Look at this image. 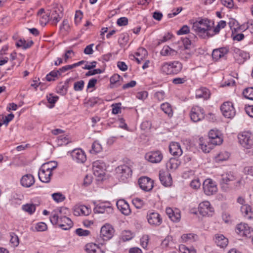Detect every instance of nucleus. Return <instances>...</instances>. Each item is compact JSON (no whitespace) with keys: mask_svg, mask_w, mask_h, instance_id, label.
<instances>
[{"mask_svg":"<svg viewBox=\"0 0 253 253\" xmlns=\"http://www.w3.org/2000/svg\"><path fill=\"white\" fill-rule=\"evenodd\" d=\"M213 23L207 19H202L193 23L192 29L200 38L207 39L213 36L211 34Z\"/></svg>","mask_w":253,"mask_h":253,"instance_id":"obj_1","label":"nucleus"},{"mask_svg":"<svg viewBox=\"0 0 253 253\" xmlns=\"http://www.w3.org/2000/svg\"><path fill=\"white\" fill-rule=\"evenodd\" d=\"M240 143L247 149L253 145V134L249 131H244L238 134Z\"/></svg>","mask_w":253,"mask_h":253,"instance_id":"obj_2","label":"nucleus"},{"mask_svg":"<svg viewBox=\"0 0 253 253\" xmlns=\"http://www.w3.org/2000/svg\"><path fill=\"white\" fill-rule=\"evenodd\" d=\"M223 115L227 118H232L236 114L235 109L231 102H224L220 107Z\"/></svg>","mask_w":253,"mask_h":253,"instance_id":"obj_3","label":"nucleus"},{"mask_svg":"<svg viewBox=\"0 0 253 253\" xmlns=\"http://www.w3.org/2000/svg\"><path fill=\"white\" fill-rule=\"evenodd\" d=\"M203 187L204 193L207 195H212L217 191V187L215 182L211 179L208 178L203 182Z\"/></svg>","mask_w":253,"mask_h":253,"instance_id":"obj_4","label":"nucleus"},{"mask_svg":"<svg viewBox=\"0 0 253 253\" xmlns=\"http://www.w3.org/2000/svg\"><path fill=\"white\" fill-rule=\"evenodd\" d=\"M205 115L204 109L200 106H194L191 109L190 116L194 122L200 121L204 118Z\"/></svg>","mask_w":253,"mask_h":253,"instance_id":"obj_5","label":"nucleus"},{"mask_svg":"<svg viewBox=\"0 0 253 253\" xmlns=\"http://www.w3.org/2000/svg\"><path fill=\"white\" fill-rule=\"evenodd\" d=\"M106 165L101 160H97L93 163L92 170L94 175L99 178H102L105 173Z\"/></svg>","mask_w":253,"mask_h":253,"instance_id":"obj_6","label":"nucleus"},{"mask_svg":"<svg viewBox=\"0 0 253 253\" xmlns=\"http://www.w3.org/2000/svg\"><path fill=\"white\" fill-rule=\"evenodd\" d=\"M208 139L211 143L216 145H220L223 142L222 134L217 129H211L209 132Z\"/></svg>","mask_w":253,"mask_h":253,"instance_id":"obj_7","label":"nucleus"},{"mask_svg":"<svg viewBox=\"0 0 253 253\" xmlns=\"http://www.w3.org/2000/svg\"><path fill=\"white\" fill-rule=\"evenodd\" d=\"M114 229L109 224L103 225L100 229V236L104 241L110 240L113 236Z\"/></svg>","mask_w":253,"mask_h":253,"instance_id":"obj_8","label":"nucleus"},{"mask_svg":"<svg viewBox=\"0 0 253 253\" xmlns=\"http://www.w3.org/2000/svg\"><path fill=\"white\" fill-rule=\"evenodd\" d=\"M200 214L203 216L212 215L214 212L213 208L211 206L209 201H204L201 203L198 207Z\"/></svg>","mask_w":253,"mask_h":253,"instance_id":"obj_9","label":"nucleus"},{"mask_svg":"<svg viewBox=\"0 0 253 253\" xmlns=\"http://www.w3.org/2000/svg\"><path fill=\"white\" fill-rule=\"evenodd\" d=\"M147 218L150 224L153 226H159L162 222V218L157 212L149 211L147 212Z\"/></svg>","mask_w":253,"mask_h":253,"instance_id":"obj_10","label":"nucleus"},{"mask_svg":"<svg viewBox=\"0 0 253 253\" xmlns=\"http://www.w3.org/2000/svg\"><path fill=\"white\" fill-rule=\"evenodd\" d=\"M116 172L122 180H125L130 177L132 174V170L128 166L124 165L117 168Z\"/></svg>","mask_w":253,"mask_h":253,"instance_id":"obj_11","label":"nucleus"},{"mask_svg":"<svg viewBox=\"0 0 253 253\" xmlns=\"http://www.w3.org/2000/svg\"><path fill=\"white\" fill-rule=\"evenodd\" d=\"M145 158L150 163H159L162 160L163 155L160 151L158 150L147 153Z\"/></svg>","mask_w":253,"mask_h":253,"instance_id":"obj_12","label":"nucleus"},{"mask_svg":"<svg viewBox=\"0 0 253 253\" xmlns=\"http://www.w3.org/2000/svg\"><path fill=\"white\" fill-rule=\"evenodd\" d=\"M140 187L144 191H149L154 186V181L148 177H141L138 180Z\"/></svg>","mask_w":253,"mask_h":253,"instance_id":"obj_13","label":"nucleus"},{"mask_svg":"<svg viewBox=\"0 0 253 253\" xmlns=\"http://www.w3.org/2000/svg\"><path fill=\"white\" fill-rule=\"evenodd\" d=\"M159 178L161 183L166 187L170 186L172 184V177L167 170H161L159 171Z\"/></svg>","mask_w":253,"mask_h":253,"instance_id":"obj_14","label":"nucleus"},{"mask_svg":"<svg viewBox=\"0 0 253 253\" xmlns=\"http://www.w3.org/2000/svg\"><path fill=\"white\" fill-rule=\"evenodd\" d=\"M113 211L111 205L109 202L100 203L97 205L94 209L95 213H103L105 212L110 213Z\"/></svg>","mask_w":253,"mask_h":253,"instance_id":"obj_15","label":"nucleus"},{"mask_svg":"<svg viewBox=\"0 0 253 253\" xmlns=\"http://www.w3.org/2000/svg\"><path fill=\"white\" fill-rule=\"evenodd\" d=\"M237 234L242 236H251L252 230L247 224L241 223L238 224L235 229Z\"/></svg>","mask_w":253,"mask_h":253,"instance_id":"obj_16","label":"nucleus"},{"mask_svg":"<svg viewBox=\"0 0 253 253\" xmlns=\"http://www.w3.org/2000/svg\"><path fill=\"white\" fill-rule=\"evenodd\" d=\"M71 155L73 160L78 163H84L86 160L84 152L81 149L74 150Z\"/></svg>","mask_w":253,"mask_h":253,"instance_id":"obj_17","label":"nucleus"},{"mask_svg":"<svg viewBox=\"0 0 253 253\" xmlns=\"http://www.w3.org/2000/svg\"><path fill=\"white\" fill-rule=\"evenodd\" d=\"M200 148L204 153H209L216 145L211 143L210 140L207 138H201L199 139Z\"/></svg>","mask_w":253,"mask_h":253,"instance_id":"obj_18","label":"nucleus"},{"mask_svg":"<svg viewBox=\"0 0 253 253\" xmlns=\"http://www.w3.org/2000/svg\"><path fill=\"white\" fill-rule=\"evenodd\" d=\"M166 212L169 217L173 222H179L181 218L180 211L179 210L175 209L173 210L170 208H167Z\"/></svg>","mask_w":253,"mask_h":253,"instance_id":"obj_19","label":"nucleus"},{"mask_svg":"<svg viewBox=\"0 0 253 253\" xmlns=\"http://www.w3.org/2000/svg\"><path fill=\"white\" fill-rule=\"evenodd\" d=\"M52 175V172L48 170H46L44 168L41 167L39 172L38 176L39 179L42 182L49 183L51 180Z\"/></svg>","mask_w":253,"mask_h":253,"instance_id":"obj_20","label":"nucleus"},{"mask_svg":"<svg viewBox=\"0 0 253 253\" xmlns=\"http://www.w3.org/2000/svg\"><path fill=\"white\" fill-rule=\"evenodd\" d=\"M35 182V178L34 176L31 174H26L23 175L20 179L21 185L26 188L30 187Z\"/></svg>","mask_w":253,"mask_h":253,"instance_id":"obj_21","label":"nucleus"},{"mask_svg":"<svg viewBox=\"0 0 253 253\" xmlns=\"http://www.w3.org/2000/svg\"><path fill=\"white\" fill-rule=\"evenodd\" d=\"M118 209L121 212L126 215H129L131 211L128 204L124 200H120L116 203Z\"/></svg>","mask_w":253,"mask_h":253,"instance_id":"obj_22","label":"nucleus"},{"mask_svg":"<svg viewBox=\"0 0 253 253\" xmlns=\"http://www.w3.org/2000/svg\"><path fill=\"white\" fill-rule=\"evenodd\" d=\"M234 179V176L231 172L222 174L219 179L220 184L222 188H227V186L229 182L230 181H233Z\"/></svg>","mask_w":253,"mask_h":253,"instance_id":"obj_23","label":"nucleus"},{"mask_svg":"<svg viewBox=\"0 0 253 253\" xmlns=\"http://www.w3.org/2000/svg\"><path fill=\"white\" fill-rule=\"evenodd\" d=\"M169 151L173 156L179 157L182 154V150L179 143L172 142L169 145Z\"/></svg>","mask_w":253,"mask_h":253,"instance_id":"obj_24","label":"nucleus"},{"mask_svg":"<svg viewBox=\"0 0 253 253\" xmlns=\"http://www.w3.org/2000/svg\"><path fill=\"white\" fill-rule=\"evenodd\" d=\"M228 25L232 30L233 35L239 31L245 30V25H239L238 21L234 19H230L228 22Z\"/></svg>","mask_w":253,"mask_h":253,"instance_id":"obj_25","label":"nucleus"},{"mask_svg":"<svg viewBox=\"0 0 253 253\" xmlns=\"http://www.w3.org/2000/svg\"><path fill=\"white\" fill-rule=\"evenodd\" d=\"M61 11L58 8H54L52 10H51L48 14V16L50 18V20L52 21V24H56L61 19Z\"/></svg>","mask_w":253,"mask_h":253,"instance_id":"obj_26","label":"nucleus"},{"mask_svg":"<svg viewBox=\"0 0 253 253\" xmlns=\"http://www.w3.org/2000/svg\"><path fill=\"white\" fill-rule=\"evenodd\" d=\"M178 52L168 45L164 46L160 51V54L163 56L174 57L177 55Z\"/></svg>","mask_w":253,"mask_h":253,"instance_id":"obj_27","label":"nucleus"},{"mask_svg":"<svg viewBox=\"0 0 253 253\" xmlns=\"http://www.w3.org/2000/svg\"><path fill=\"white\" fill-rule=\"evenodd\" d=\"M228 51V49L225 47L215 49L212 51V58L213 59L217 61L226 54Z\"/></svg>","mask_w":253,"mask_h":253,"instance_id":"obj_28","label":"nucleus"},{"mask_svg":"<svg viewBox=\"0 0 253 253\" xmlns=\"http://www.w3.org/2000/svg\"><path fill=\"white\" fill-rule=\"evenodd\" d=\"M73 225V222L68 217L66 216H60V221L59 227L63 230H68L70 229Z\"/></svg>","mask_w":253,"mask_h":253,"instance_id":"obj_29","label":"nucleus"},{"mask_svg":"<svg viewBox=\"0 0 253 253\" xmlns=\"http://www.w3.org/2000/svg\"><path fill=\"white\" fill-rule=\"evenodd\" d=\"M214 241L217 246L220 248L226 247L228 243V239L222 234H216L215 235Z\"/></svg>","mask_w":253,"mask_h":253,"instance_id":"obj_30","label":"nucleus"},{"mask_svg":"<svg viewBox=\"0 0 253 253\" xmlns=\"http://www.w3.org/2000/svg\"><path fill=\"white\" fill-rule=\"evenodd\" d=\"M241 211L246 218L248 219L253 218V211L249 205H243L241 208Z\"/></svg>","mask_w":253,"mask_h":253,"instance_id":"obj_31","label":"nucleus"},{"mask_svg":"<svg viewBox=\"0 0 253 253\" xmlns=\"http://www.w3.org/2000/svg\"><path fill=\"white\" fill-rule=\"evenodd\" d=\"M210 92L206 87H201L196 90V97L197 98H203L207 99L210 97Z\"/></svg>","mask_w":253,"mask_h":253,"instance_id":"obj_32","label":"nucleus"},{"mask_svg":"<svg viewBox=\"0 0 253 253\" xmlns=\"http://www.w3.org/2000/svg\"><path fill=\"white\" fill-rule=\"evenodd\" d=\"M74 212L75 215H80L81 214L87 215L90 212V210L85 206L81 205L76 207Z\"/></svg>","mask_w":253,"mask_h":253,"instance_id":"obj_33","label":"nucleus"},{"mask_svg":"<svg viewBox=\"0 0 253 253\" xmlns=\"http://www.w3.org/2000/svg\"><path fill=\"white\" fill-rule=\"evenodd\" d=\"M180 163L176 158H170L166 164L167 169L169 170L174 171L178 167Z\"/></svg>","mask_w":253,"mask_h":253,"instance_id":"obj_34","label":"nucleus"},{"mask_svg":"<svg viewBox=\"0 0 253 253\" xmlns=\"http://www.w3.org/2000/svg\"><path fill=\"white\" fill-rule=\"evenodd\" d=\"M172 74H177L181 72L183 66L181 63L177 61L170 62Z\"/></svg>","mask_w":253,"mask_h":253,"instance_id":"obj_35","label":"nucleus"},{"mask_svg":"<svg viewBox=\"0 0 253 253\" xmlns=\"http://www.w3.org/2000/svg\"><path fill=\"white\" fill-rule=\"evenodd\" d=\"M181 239L183 242H194L198 240V237L196 234L193 233L184 234L181 236Z\"/></svg>","mask_w":253,"mask_h":253,"instance_id":"obj_36","label":"nucleus"},{"mask_svg":"<svg viewBox=\"0 0 253 253\" xmlns=\"http://www.w3.org/2000/svg\"><path fill=\"white\" fill-rule=\"evenodd\" d=\"M161 109L163 111L168 115L169 117H171L173 115V111L171 105L168 102H165L161 104Z\"/></svg>","mask_w":253,"mask_h":253,"instance_id":"obj_37","label":"nucleus"},{"mask_svg":"<svg viewBox=\"0 0 253 253\" xmlns=\"http://www.w3.org/2000/svg\"><path fill=\"white\" fill-rule=\"evenodd\" d=\"M41 167L46 170H48L50 172H52L57 168V163L55 161H49L43 164Z\"/></svg>","mask_w":253,"mask_h":253,"instance_id":"obj_38","label":"nucleus"},{"mask_svg":"<svg viewBox=\"0 0 253 253\" xmlns=\"http://www.w3.org/2000/svg\"><path fill=\"white\" fill-rule=\"evenodd\" d=\"M33 44L32 41L26 42L25 40H19L16 43V46L22 47L23 49H27L30 47Z\"/></svg>","mask_w":253,"mask_h":253,"instance_id":"obj_39","label":"nucleus"},{"mask_svg":"<svg viewBox=\"0 0 253 253\" xmlns=\"http://www.w3.org/2000/svg\"><path fill=\"white\" fill-rule=\"evenodd\" d=\"M170 62H165L161 65L160 70L161 72L164 74L171 75L172 74Z\"/></svg>","mask_w":253,"mask_h":253,"instance_id":"obj_40","label":"nucleus"},{"mask_svg":"<svg viewBox=\"0 0 253 253\" xmlns=\"http://www.w3.org/2000/svg\"><path fill=\"white\" fill-rule=\"evenodd\" d=\"M60 76H61V74L59 70H53L46 75V79L47 81L49 82L55 81V79Z\"/></svg>","mask_w":253,"mask_h":253,"instance_id":"obj_41","label":"nucleus"},{"mask_svg":"<svg viewBox=\"0 0 253 253\" xmlns=\"http://www.w3.org/2000/svg\"><path fill=\"white\" fill-rule=\"evenodd\" d=\"M68 84V81H66L64 84L60 83L57 86V92L62 95L66 94L67 91Z\"/></svg>","mask_w":253,"mask_h":253,"instance_id":"obj_42","label":"nucleus"},{"mask_svg":"<svg viewBox=\"0 0 253 253\" xmlns=\"http://www.w3.org/2000/svg\"><path fill=\"white\" fill-rule=\"evenodd\" d=\"M195 38L196 36L194 34H190L188 35V38H185L183 39L182 42L185 49H188L191 44V41L190 39H192Z\"/></svg>","mask_w":253,"mask_h":253,"instance_id":"obj_43","label":"nucleus"},{"mask_svg":"<svg viewBox=\"0 0 253 253\" xmlns=\"http://www.w3.org/2000/svg\"><path fill=\"white\" fill-rule=\"evenodd\" d=\"M10 243L11 246L13 247H17L19 244V240L17 235L15 233L11 232L10 233Z\"/></svg>","mask_w":253,"mask_h":253,"instance_id":"obj_44","label":"nucleus"},{"mask_svg":"<svg viewBox=\"0 0 253 253\" xmlns=\"http://www.w3.org/2000/svg\"><path fill=\"white\" fill-rule=\"evenodd\" d=\"M22 210L30 214H33L36 210V207L34 204H26L22 206Z\"/></svg>","mask_w":253,"mask_h":253,"instance_id":"obj_45","label":"nucleus"},{"mask_svg":"<svg viewBox=\"0 0 253 253\" xmlns=\"http://www.w3.org/2000/svg\"><path fill=\"white\" fill-rule=\"evenodd\" d=\"M244 97L248 99L253 100V87H250L245 89L243 92Z\"/></svg>","mask_w":253,"mask_h":253,"instance_id":"obj_46","label":"nucleus"},{"mask_svg":"<svg viewBox=\"0 0 253 253\" xmlns=\"http://www.w3.org/2000/svg\"><path fill=\"white\" fill-rule=\"evenodd\" d=\"M70 142L69 138L63 135H61L58 137L57 139V143L59 146L66 145Z\"/></svg>","mask_w":253,"mask_h":253,"instance_id":"obj_47","label":"nucleus"},{"mask_svg":"<svg viewBox=\"0 0 253 253\" xmlns=\"http://www.w3.org/2000/svg\"><path fill=\"white\" fill-rule=\"evenodd\" d=\"M91 147V149L90 150L91 153H97L102 150V146L97 141H95L92 144Z\"/></svg>","mask_w":253,"mask_h":253,"instance_id":"obj_48","label":"nucleus"},{"mask_svg":"<svg viewBox=\"0 0 253 253\" xmlns=\"http://www.w3.org/2000/svg\"><path fill=\"white\" fill-rule=\"evenodd\" d=\"M133 237V234L129 230H125L122 233V239L124 241L131 240Z\"/></svg>","mask_w":253,"mask_h":253,"instance_id":"obj_49","label":"nucleus"},{"mask_svg":"<svg viewBox=\"0 0 253 253\" xmlns=\"http://www.w3.org/2000/svg\"><path fill=\"white\" fill-rule=\"evenodd\" d=\"M98 248L97 245L93 243H88L85 246V251L88 253H96Z\"/></svg>","mask_w":253,"mask_h":253,"instance_id":"obj_50","label":"nucleus"},{"mask_svg":"<svg viewBox=\"0 0 253 253\" xmlns=\"http://www.w3.org/2000/svg\"><path fill=\"white\" fill-rule=\"evenodd\" d=\"M230 156V154L226 151H222L220 152L216 157V160L218 161H223L227 160Z\"/></svg>","mask_w":253,"mask_h":253,"instance_id":"obj_51","label":"nucleus"},{"mask_svg":"<svg viewBox=\"0 0 253 253\" xmlns=\"http://www.w3.org/2000/svg\"><path fill=\"white\" fill-rule=\"evenodd\" d=\"M179 250L181 253H196V251L194 248L189 249L184 245H181L179 247Z\"/></svg>","mask_w":253,"mask_h":253,"instance_id":"obj_52","label":"nucleus"},{"mask_svg":"<svg viewBox=\"0 0 253 253\" xmlns=\"http://www.w3.org/2000/svg\"><path fill=\"white\" fill-rule=\"evenodd\" d=\"M47 226L44 222H41L35 225V230L38 232H42L46 230Z\"/></svg>","mask_w":253,"mask_h":253,"instance_id":"obj_53","label":"nucleus"},{"mask_svg":"<svg viewBox=\"0 0 253 253\" xmlns=\"http://www.w3.org/2000/svg\"><path fill=\"white\" fill-rule=\"evenodd\" d=\"M50 221L53 225L58 224L59 226L60 216L59 214H52L50 217Z\"/></svg>","mask_w":253,"mask_h":253,"instance_id":"obj_54","label":"nucleus"},{"mask_svg":"<svg viewBox=\"0 0 253 253\" xmlns=\"http://www.w3.org/2000/svg\"><path fill=\"white\" fill-rule=\"evenodd\" d=\"M132 203L136 209H141L144 205L143 201L139 198H134Z\"/></svg>","mask_w":253,"mask_h":253,"instance_id":"obj_55","label":"nucleus"},{"mask_svg":"<svg viewBox=\"0 0 253 253\" xmlns=\"http://www.w3.org/2000/svg\"><path fill=\"white\" fill-rule=\"evenodd\" d=\"M172 244V237L171 236H168L162 241V246L163 247H169Z\"/></svg>","mask_w":253,"mask_h":253,"instance_id":"obj_56","label":"nucleus"},{"mask_svg":"<svg viewBox=\"0 0 253 253\" xmlns=\"http://www.w3.org/2000/svg\"><path fill=\"white\" fill-rule=\"evenodd\" d=\"M84 82L83 80L75 82L74 84V89L75 91H81L84 87Z\"/></svg>","mask_w":253,"mask_h":253,"instance_id":"obj_57","label":"nucleus"},{"mask_svg":"<svg viewBox=\"0 0 253 253\" xmlns=\"http://www.w3.org/2000/svg\"><path fill=\"white\" fill-rule=\"evenodd\" d=\"M52 197L53 200L58 203L63 201L65 199V197L60 193H53Z\"/></svg>","mask_w":253,"mask_h":253,"instance_id":"obj_58","label":"nucleus"},{"mask_svg":"<svg viewBox=\"0 0 253 253\" xmlns=\"http://www.w3.org/2000/svg\"><path fill=\"white\" fill-rule=\"evenodd\" d=\"M187 81V79L186 76H184L182 78H176L172 80V83L175 84H183Z\"/></svg>","mask_w":253,"mask_h":253,"instance_id":"obj_59","label":"nucleus"},{"mask_svg":"<svg viewBox=\"0 0 253 253\" xmlns=\"http://www.w3.org/2000/svg\"><path fill=\"white\" fill-rule=\"evenodd\" d=\"M76 233L80 236H86L90 234V231L87 230H84L82 228H78L76 230Z\"/></svg>","mask_w":253,"mask_h":253,"instance_id":"obj_60","label":"nucleus"},{"mask_svg":"<svg viewBox=\"0 0 253 253\" xmlns=\"http://www.w3.org/2000/svg\"><path fill=\"white\" fill-rule=\"evenodd\" d=\"M47 100L50 104H54L57 101L58 97L53 95L52 94H49L46 96Z\"/></svg>","mask_w":253,"mask_h":253,"instance_id":"obj_61","label":"nucleus"},{"mask_svg":"<svg viewBox=\"0 0 253 253\" xmlns=\"http://www.w3.org/2000/svg\"><path fill=\"white\" fill-rule=\"evenodd\" d=\"M165 92L163 90L159 91L155 93L154 97L158 101H161L165 98Z\"/></svg>","mask_w":253,"mask_h":253,"instance_id":"obj_62","label":"nucleus"},{"mask_svg":"<svg viewBox=\"0 0 253 253\" xmlns=\"http://www.w3.org/2000/svg\"><path fill=\"white\" fill-rule=\"evenodd\" d=\"M189 28L187 25H183L180 29L177 32V34L178 35L186 34L189 33Z\"/></svg>","mask_w":253,"mask_h":253,"instance_id":"obj_63","label":"nucleus"},{"mask_svg":"<svg viewBox=\"0 0 253 253\" xmlns=\"http://www.w3.org/2000/svg\"><path fill=\"white\" fill-rule=\"evenodd\" d=\"M244 172L246 175L253 176V166L246 167L244 169Z\"/></svg>","mask_w":253,"mask_h":253,"instance_id":"obj_64","label":"nucleus"}]
</instances>
